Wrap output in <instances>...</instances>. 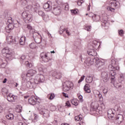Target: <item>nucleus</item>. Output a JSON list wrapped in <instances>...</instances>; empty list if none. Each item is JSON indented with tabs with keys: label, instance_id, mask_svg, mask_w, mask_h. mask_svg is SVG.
Instances as JSON below:
<instances>
[{
	"label": "nucleus",
	"instance_id": "nucleus-1",
	"mask_svg": "<svg viewBox=\"0 0 125 125\" xmlns=\"http://www.w3.org/2000/svg\"><path fill=\"white\" fill-rule=\"evenodd\" d=\"M111 64L108 65V70L110 71L109 74L112 77L111 78V83H113L114 86L117 88L119 87H122V83L121 82L118 83L115 79V76L116 75L115 71H119L120 70V67L117 64V62L114 60H111Z\"/></svg>",
	"mask_w": 125,
	"mask_h": 125
},
{
	"label": "nucleus",
	"instance_id": "nucleus-2",
	"mask_svg": "<svg viewBox=\"0 0 125 125\" xmlns=\"http://www.w3.org/2000/svg\"><path fill=\"white\" fill-rule=\"evenodd\" d=\"M36 83L34 82L33 79L23 78L21 81V87L26 90L27 88L29 89H34L36 87Z\"/></svg>",
	"mask_w": 125,
	"mask_h": 125
},
{
	"label": "nucleus",
	"instance_id": "nucleus-3",
	"mask_svg": "<svg viewBox=\"0 0 125 125\" xmlns=\"http://www.w3.org/2000/svg\"><path fill=\"white\" fill-rule=\"evenodd\" d=\"M26 28L29 30L30 34H32L33 38L36 43H41L42 42V36L40 33L37 32L34 27L31 26V24H27Z\"/></svg>",
	"mask_w": 125,
	"mask_h": 125
},
{
	"label": "nucleus",
	"instance_id": "nucleus-4",
	"mask_svg": "<svg viewBox=\"0 0 125 125\" xmlns=\"http://www.w3.org/2000/svg\"><path fill=\"white\" fill-rule=\"evenodd\" d=\"M94 62H95L97 67H101V66H103L105 64V61L104 60H100L97 57L94 58V59L88 58L85 61V63H86L87 66L93 65Z\"/></svg>",
	"mask_w": 125,
	"mask_h": 125
},
{
	"label": "nucleus",
	"instance_id": "nucleus-5",
	"mask_svg": "<svg viewBox=\"0 0 125 125\" xmlns=\"http://www.w3.org/2000/svg\"><path fill=\"white\" fill-rule=\"evenodd\" d=\"M110 7L107 8V10L110 12H115V8H118L120 6V2L118 0H113L111 1L109 4Z\"/></svg>",
	"mask_w": 125,
	"mask_h": 125
},
{
	"label": "nucleus",
	"instance_id": "nucleus-6",
	"mask_svg": "<svg viewBox=\"0 0 125 125\" xmlns=\"http://www.w3.org/2000/svg\"><path fill=\"white\" fill-rule=\"evenodd\" d=\"M21 16L25 20L26 23H30L33 20V16L29 14L28 11H25L21 14Z\"/></svg>",
	"mask_w": 125,
	"mask_h": 125
},
{
	"label": "nucleus",
	"instance_id": "nucleus-7",
	"mask_svg": "<svg viewBox=\"0 0 125 125\" xmlns=\"http://www.w3.org/2000/svg\"><path fill=\"white\" fill-rule=\"evenodd\" d=\"M45 80V78H44V76L42 74H38L35 76L33 80V82L35 84H39V83H43Z\"/></svg>",
	"mask_w": 125,
	"mask_h": 125
},
{
	"label": "nucleus",
	"instance_id": "nucleus-8",
	"mask_svg": "<svg viewBox=\"0 0 125 125\" xmlns=\"http://www.w3.org/2000/svg\"><path fill=\"white\" fill-rule=\"evenodd\" d=\"M73 83L70 81H66L62 83L63 91H69L73 87Z\"/></svg>",
	"mask_w": 125,
	"mask_h": 125
},
{
	"label": "nucleus",
	"instance_id": "nucleus-9",
	"mask_svg": "<svg viewBox=\"0 0 125 125\" xmlns=\"http://www.w3.org/2000/svg\"><path fill=\"white\" fill-rule=\"evenodd\" d=\"M40 57L43 60V61L45 63L49 62V64L50 66L52 63V59H48L47 57V54L46 53L42 52L40 54Z\"/></svg>",
	"mask_w": 125,
	"mask_h": 125
},
{
	"label": "nucleus",
	"instance_id": "nucleus-10",
	"mask_svg": "<svg viewBox=\"0 0 125 125\" xmlns=\"http://www.w3.org/2000/svg\"><path fill=\"white\" fill-rule=\"evenodd\" d=\"M6 41L9 44H13V43H16V40L15 38L13 37L11 35L9 34L6 37Z\"/></svg>",
	"mask_w": 125,
	"mask_h": 125
},
{
	"label": "nucleus",
	"instance_id": "nucleus-11",
	"mask_svg": "<svg viewBox=\"0 0 125 125\" xmlns=\"http://www.w3.org/2000/svg\"><path fill=\"white\" fill-rule=\"evenodd\" d=\"M102 78L104 83H107L110 80V76L108 75V73L105 71L102 72Z\"/></svg>",
	"mask_w": 125,
	"mask_h": 125
},
{
	"label": "nucleus",
	"instance_id": "nucleus-12",
	"mask_svg": "<svg viewBox=\"0 0 125 125\" xmlns=\"http://www.w3.org/2000/svg\"><path fill=\"white\" fill-rule=\"evenodd\" d=\"M40 114L42 115V118L47 119L49 118V111L47 109H43L40 111Z\"/></svg>",
	"mask_w": 125,
	"mask_h": 125
},
{
	"label": "nucleus",
	"instance_id": "nucleus-13",
	"mask_svg": "<svg viewBox=\"0 0 125 125\" xmlns=\"http://www.w3.org/2000/svg\"><path fill=\"white\" fill-rule=\"evenodd\" d=\"M37 102H38V103H40L38 102V98L35 96L31 97L28 99V103L30 105H36Z\"/></svg>",
	"mask_w": 125,
	"mask_h": 125
},
{
	"label": "nucleus",
	"instance_id": "nucleus-14",
	"mask_svg": "<svg viewBox=\"0 0 125 125\" xmlns=\"http://www.w3.org/2000/svg\"><path fill=\"white\" fill-rule=\"evenodd\" d=\"M17 99V97L12 94H9L7 96V100L9 102H15Z\"/></svg>",
	"mask_w": 125,
	"mask_h": 125
},
{
	"label": "nucleus",
	"instance_id": "nucleus-15",
	"mask_svg": "<svg viewBox=\"0 0 125 125\" xmlns=\"http://www.w3.org/2000/svg\"><path fill=\"white\" fill-rule=\"evenodd\" d=\"M102 22V26L105 27V29L109 28V23L108 22V20L107 19L103 18L101 20Z\"/></svg>",
	"mask_w": 125,
	"mask_h": 125
},
{
	"label": "nucleus",
	"instance_id": "nucleus-16",
	"mask_svg": "<svg viewBox=\"0 0 125 125\" xmlns=\"http://www.w3.org/2000/svg\"><path fill=\"white\" fill-rule=\"evenodd\" d=\"M52 75L54 78L58 79H61V78H62V73L58 71H53Z\"/></svg>",
	"mask_w": 125,
	"mask_h": 125
},
{
	"label": "nucleus",
	"instance_id": "nucleus-17",
	"mask_svg": "<svg viewBox=\"0 0 125 125\" xmlns=\"http://www.w3.org/2000/svg\"><path fill=\"white\" fill-rule=\"evenodd\" d=\"M50 1H47V3L44 4L43 8L46 11H49L51 10V6L50 5Z\"/></svg>",
	"mask_w": 125,
	"mask_h": 125
},
{
	"label": "nucleus",
	"instance_id": "nucleus-18",
	"mask_svg": "<svg viewBox=\"0 0 125 125\" xmlns=\"http://www.w3.org/2000/svg\"><path fill=\"white\" fill-rule=\"evenodd\" d=\"M14 28V25L12 23L9 24L7 27H6V32L7 33H10L12 30Z\"/></svg>",
	"mask_w": 125,
	"mask_h": 125
},
{
	"label": "nucleus",
	"instance_id": "nucleus-19",
	"mask_svg": "<svg viewBox=\"0 0 125 125\" xmlns=\"http://www.w3.org/2000/svg\"><path fill=\"white\" fill-rule=\"evenodd\" d=\"M37 73V71L33 69H30L28 71L27 74H26V77L27 78H29L30 77H33L35 74Z\"/></svg>",
	"mask_w": 125,
	"mask_h": 125
},
{
	"label": "nucleus",
	"instance_id": "nucleus-20",
	"mask_svg": "<svg viewBox=\"0 0 125 125\" xmlns=\"http://www.w3.org/2000/svg\"><path fill=\"white\" fill-rule=\"evenodd\" d=\"M115 115V110L114 109H109L107 111V116L108 118H114Z\"/></svg>",
	"mask_w": 125,
	"mask_h": 125
},
{
	"label": "nucleus",
	"instance_id": "nucleus-21",
	"mask_svg": "<svg viewBox=\"0 0 125 125\" xmlns=\"http://www.w3.org/2000/svg\"><path fill=\"white\" fill-rule=\"evenodd\" d=\"M53 13L56 16L59 15L60 13H61V8H60V7L54 8L53 11Z\"/></svg>",
	"mask_w": 125,
	"mask_h": 125
},
{
	"label": "nucleus",
	"instance_id": "nucleus-22",
	"mask_svg": "<svg viewBox=\"0 0 125 125\" xmlns=\"http://www.w3.org/2000/svg\"><path fill=\"white\" fill-rule=\"evenodd\" d=\"M87 53L88 55H91V56H96L97 55V53L94 49H90L87 51Z\"/></svg>",
	"mask_w": 125,
	"mask_h": 125
},
{
	"label": "nucleus",
	"instance_id": "nucleus-23",
	"mask_svg": "<svg viewBox=\"0 0 125 125\" xmlns=\"http://www.w3.org/2000/svg\"><path fill=\"white\" fill-rule=\"evenodd\" d=\"M116 121L118 124H121L124 121V116L122 114H118L116 117Z\"/></svg>",
	"mask_w": 125,
	"mask_h": 125
},
{
	"label": "nucleus",
	"instance_id": "nucleus-24",
	"mask_svg": "<svg viewBox=\"0 0 125 125\" xmlns=\"http://www.w3.org/2000/svg\"><path fill=\"white\" fill-rule=\"evenodd\" d=\"M10 52H11L10 49H9L8 47H6L2 50V54H3V56L6 55V54L8 53H9Z\"/></svg>",
	"mask_w": 125,
	"mask_h": 125
},
{
	"label": "nucleus",
	"instance_id": "nucleus-25",
	"mask_svg": "<svg viewBox=\"0 0 125 125\" xmlns=\"http://www.w3.org/2000/svg\"><path fill=\"white\" fill-rule=\"evenodd\" d=\"M26 38L25 36H22L20 39V43L21 45H25Z\"/></svg>",
	"mask_w": 125,
	"mask_h": 125
},
{
	"label": "nucleus",
	"instance_id": "nucleus-26",
	"mask_svg": "<svg viewBox=\"0 0 125 125\" xmlns=\"http://www.w3.org/2000/svg\"><path fill=\"white\" fill-rule=\"evenodd\" d=\"M90 85L89 84H86L84 86V89L87 93H90L91 90H90Z\"/></svg>",
	"mask_w": 125,
	"mask_h": 125
},
{
	"label": "nucleus",
	"instance_id": "nucleus-27",
	"mask_svg": "<svg viewBox=\"0 0 125 125\" xmlns=\"http://www.w3.org/2000/svg\"><path fill=\"white\" fill-rule=\"evenodd\" d=\"M12 52H10L8 54H6L5 56H4L8 60H12Z\"/></svg>",
	"mask_w": 125,
	"mask_h": 125
},
{
	"label": "nucleus",
	"instance_id": "nucleus-28",
	"mask_svg": "<svg viewBox=\"0 0 125 125\" xmlns=\"http://www.w3.org/2000/svg\"><path fill=\"white\" fill-rule=\"evenodd\" d=\"M96 94L98 96L100 101H103V97H102V94L100 93V92L97 90L96 91Z\"/></svg>",
	"mask_w": 125,
	"mask_h": 125
},
{
	"label": "nucleus",
	"instance_id": "nucleus-29",
	"mask_svg": "<svg viewBox=\"0 0 125 125\" xmlns=\"http://www.w3.org/2000/svg\"><path fill=\"white\" fill-rule=\"evenodd\" d=\"M92 20L93 21H95V22H98L99 20H100V17L98 15H94L92 17Z\"/></svg>",
	"mask_w": 125,
	"mask_h": 125
},
{
	"label": "nucleus",
	"instance_id": "nucleus-30",
	"mask_svg": "<svg viewBox=\"0 0 125 125\" xmlns=\"http://www.w3.org/2000/svg\"><path fill=\"white\" fill-rule=\"evenodd\" d=\"M63 33H66L68 36H70L71 35V33H70V32L68 31V29H61L60 30V34H63Z\"/></svg>",
	"mask_w": 125,
	"mask_h": 125
},
{
	"label": "nucleus",
	"instance_id": "nucleus-31",
	"mask_svg": "<svg viewBox=\"0 0 125 125\" xmlns=\"http://www.w3.org/2000/svg\"><path fill=\"white\" fill-rule=\"evenodd\" d=\"M85 81L87 83H92V81H93V77L88 76L85 79Z\"/></svg>",
	"mask_w": 125,
	"mask_h": 125
},
{
	"label": "nucleus",
	"instance_id": "nucleus-32",
	"mask_svg": "<svg viewBox=\"0 0 125 125\" xmlns=\"http://www.w3.org/2000/svg\"><path fill=\"white\" fill-rule=\"evenodd\" d=\"M6 118L8 120H12L14 118V115L13 114L10 113L6 115Z\"/></svg>",
	"mask_w": 125,
	"mask_h": 125
},
{
	"label": "nucleus",
	"instance_id": "nucleus-33",
	"mask_svg": "<svg viewBox=\"0 0 125 125\" xmlns=\"http://www.w3.org/2000/svg\"><path fill=\"white\" fill-rule=\"evenodd\" d=\"M1 93L3 95H7L8 94V90L5 88H3L1 89Z\"/></svg>",
	"mask_w": 125,
	"mask_h": 125
},
{
	"label": "nucleus",
	"instance_id": "nucleus-34",
	"mask_svg": "<svg viewBox=\"0 0 125 125\" xmlns=\"http://www.w3.org/2000/svg\"><path fill=\"white\" fill-rule=\"evenodd\" d=\"M114 112H118V113H121L122 112V110H121V107L119 106H117L116 105L115 106V108L114 109Z\"/></svg>",
	"mask_w": 125,
	"mask_h": 125
},
{
	"label": "nucleus",
	"instance_id": "nucleus-35",
	"mask_svg": "<svg viewBox=\"0 0 125 125\" xmlns=\"http://www.w3.org/2000/svg\"><path fill=\"white\" fill-rule=\"evenodd\" d=\"M0 60L1 61L0 62V65L1 67L2 68H5L6 66V62H3V61L2 59H1Z\"/></svg>",
	"mask_w": 125,
	"mask_h": 125
},
{
	"label": "nucleus",
	"instance_id": "nucleus-36",
	"mask_svg": "<svg viewBox=\"0 0 125 125\" xmlns=\"http://www.w3.org/2000/svg\"><path fill=\"white\" fill-rule=\"evenodd\" d=\"M71 102L73 105H74V106H78V105H79V104H78V101L76 99L71 100Z\"/></svg>",
	"mask_w": 125,
	"mask_h": 125
},
{
	"label": "nucleus",
	"instance_id": "nucleus-37",
	"mask_svg": "<svg viewBox=\"0 0 125 125\" xmlns=\"http://www.w3.org/2000/svg\"><path fill=\"white\" fill-rule=\"evenodd\" d=\"M99 109H100V107H97V108L96 109V110L94 111V113H96V114H97V115H98V114H102V110H100Z\"/></svg>",
	"mask_w": 125,
	"mask_h": 125
},
{
	"label": "nucleus",
	"instance_id": "nucleus-38",
	"mask_svg": "<svg viewBox=\"0 0 125 125\" xmlns=\"http://www.w3.org/2000/svg\"><path fill=\"white\" fill-rule=\"evenodd\" d=\"M54 97H55V95L54 94H49L47 95V98L50 100H52V99H54Z\"/></svg>",
	"mask_w": 125,
	"mask_h": 125
},
{
	"label": "nucleus",
	"instance_id": "nucleus-39",
	"mask_svg": "<svg viewBox=\"0 0 125 125\" xmlns=\"http://www.w3.org/2000/svg\"><path fill=\"white\" fill-rule=\"evenodd\" d=\"M125 75L124 74H121L119 78L120 82H123L125 80Z\"/></svg>",
	"mask_w": 125,
	"mask_h": 125
},
{
	"label": "nucleus",
	"instance_id": "nucleus-40",
	"mask_svg": "<svg viewBox=\"0 0 125 125\" xmlns=\"http://www.w3.org/2000/svg\"><path fill=\"white\" fill-rule=\"evenodd\" d=\"M29 47H30L32 49H35L37 46L35 43H31L29 44Z\"/></svg>",
	"mask_w": 125,
	"mask_h": 125
},
{
	"label": "nucleus",
	"instance_id": "nucleus-41",
	"mask_svg": "<svg viewBox=\"0 0 125 125\" xmlns=\"http://www.w3.org/2000/svg\"><path fill=\"white\" fill-rule=\"evenodd\" d=\"M75 121L79 122V121H82L83 118L81 117V116H77L75 117Z\"/></svg>",
	"mask_w": 125,
	"mask_h": 125
},
{
	"label": "nucleus",
	"instance_id": "nucleus-42",
	"mask_svg": "<svg viewBox=\"0 0 125 125\" xmlns=\"http://www.w3.org/2000/svg\"><path fill=\"white\" fill-rule=\"evenodd\" d=\"M25 65L27 67H29V68H31V67H32V63L29 62L28 61H26L25 62Z\"/></svg>",
	"mask_w": 125,
	"mask_h": 125
},
{
	"label": "nucleus",
	"instance_id": "nucleus-43",
	"mask_svg": "<svg viewBox=\"0 0 125 125\" xmlns=\"http://www.w3.org/2000/svg\"><path fill=\"white\" fill-rule=\"evenodd\" d=\"M43 20H44V21H47L49 19L48 15H44V16L42 17Z\"/></svg>",
	"mask_w": 125,
	"mask_h": 125
},
{
	"label": "nucleus",
	"instance_id": "nucleus-44",
	"mask_svg": "<svg viewBox=\"0 0 125 125\" xmlns=\"http://www.w3.org/2000/svg\"><path fill=\"white\" fill-rule=\"evenodd\" d=\"M21 59V63H22V61H24V60L25 59H26V56L25 55H22L21 57L20 58Z\"/></svg>",
	"mask_w": 125,
	"mask_h": 125
},
{
	"label": "nucleus",
	"instance_id": "nucleus-45",
	"mask_svg": "<svg viewBox=\"0 0 125 125\" xmlns=\"http://www.w3.org/2000/svg\"><path fill=\"white\" fill-rule=\"evenodd\" d=\"M85 30L87 31L88 32H90L91 30V26H87L85 27Z\"/></svg>",
	"mask_w": 125,
	"mask_h": 125
},
{
	"label": "nucleus",
	"instance_id": "nucleus-46",
	"mask_svg": "<svg viewBox=\"0 0 125 125\" xmlns=\"http://www.w3.org/2000/svg\"><path fill=\"white\" fill-rule=\"evenodd\" d=\"M83 110L84 113H85L86 114H87V113H88V109H87V107H83Z\"/></svg>",
	"mask_w": 125,
	"mask_h": 125
},
{
	"label": "nucleus",
	"instance_id": "nucleus-47",
	"mask_svg": "<svg viewBox=\"0 0 125 125\" xmlns=\"http://www.w3.org/2000/svg\"><path fill=\"white\" fill-rule=\"evenodd\" d=\"M78 98L79 99V101H80V102L83 103V96L81 95H79L78 96Z\"/></svg>",
	"mask_w": 125,
	"mask_h": 125
},
{
	"label": "nucleus",
	"instance_id": "nucleus-48",
	"mask_svg": "<svg viewBox=\"0 0 125 125\" xmlns=\"http://www.w3.org/2000/svg\"><path fill=\"white\" fill-rule=\"evenodd\" d=\"M118 33H119V34L120 35V36H121V37L124 36V30H119Z\"/></svg>",
	"mask_w": 125,
	"mask_h": 125
},
{
	"label": "nucleus",
	"instance_id": "nucleus-49",
	"mask_svg": "<svg viewBox=\"0 0 125 125\" xmlns=\"http://www.w3.org/2000/svg\"><path fill=\"white\" fill-rule=\"evenodd\" d=\"M38 14L40 16H42V17H43V16H44V13H43L42 11H39L38 12Z\"/></svg>",
	"mask_w": 125,
	"mask_h": 125
},
{
	"label": "nucleus",
	"instance_id": "nucleus-50",
	"mask_svg": "<svg viewBox=\"0 0 125 125\" xmlns=\"http://www.w3.org/2000/svg\"><path fill=\"white\" fill-rule=\"evenodd\" d=\"M84 77H85L84 75L81 77V79L78 81V83H82L83 82V80H84Z\"/></svg>",
	"mask_w": 125,
	"mask_h": 125
},
{
	"label": "nucleus",
	"instance_id": "nucleus-51",
	"mask_svg": "<svg viewBox=\"0 0 125 125\" xmlns=\"http://www.w3.org/2000/svg\"><path fill=\"white\" fill-rule=\"evenodd\" d=\"M34 120H35L36 121H38L39 120V117L38 116V115L36 114H34Z\"/></svg>",
	"mask_w": 125,
	"mask_h": 125
},
{
	"label": "nucleus",
	"instance_id": "nucleus-52",
	"mask_svg": "<svg viewBox=\"0 0 125 125\" xmlns=\"http://www.w3.org/2000/svg\"><path fill=\"white\" fill-rule=\"evenodd\" d=\"M62 96L65 98H68L69 96H68V94L65 93L64 92L62 93Z\"/></svg>",
	"mask_w": 125,
	"mask_h": 125
},
{
	"label": "nucleus",
	"instance_id": "nucleus-53",
	"mask_svg": "<svg viewBox=\"0 0 125 125\" xmlns=\"http://www.w3.org/2000/svg\"><path fill=\"white\" fill-rule=\"evenodd\" d=\"M27 9H29V10H30V9H33V6L31 5H28L27 6H26Z\"/></svg>",
	"mask_w": 125,
	"mask_h": 125
},
{
	"label": "nucleus",
	"instance_id": "nucleus-54",
	"mask_svg": "<svg viewBox=\"0 0 125 125\" xmlns=\"http://www.w3.org/2000/svg\"><path fill=\"white\" fill-rule=\"evenodd\" d=\"M32 9H34L35 10V11H36L38 9V6H37L36 5H33L32 6Z\"/></svg>",
	"mask_w": 125,
	"mask_h": 125
},
{
	"label": "nucleus",
	"instance_id": "nucleus-55",
	"mask_svg": "<svg viewBox=\"0 0 125 125\" xmlns=\"http://www.w3.org/2000/svg\"><path fill=\"white\" fill-rule=\"evenodd\" d=\"M65 106H66V107H71V104H70V102L69 101H67L66 102Z\"/></svg>",
	"mask_w": 125,
	"mask_h": 125
},
{
	"label": "nucleus",
	"instance_id": "nucleus-56",
	"mask_svg": "<svg viewBox=\"0 0 125 125\" xmlns=\"http://www.w3.org/2000/svg\"><path fill=\"white\" fill-rule=\"evenodd\" d=\"M103 92L104 94H107V92H108V89L107 88H104L103 90Z\"/></svg>",
	"mask_w": 125,
	"mask_h": 125
},
{
	"label": "nucleus",
	"instance_id": "nucleus-57",
	"mask_svg": "<svg viewBox=\"0 0 125 125\" xmlns=\"http://www.w3.org/2000/svg\"><path fill=\"white\" fill-rule=\"evenodd\" d=\"M71 12L74 14H77V13H78V11L76 10H71Z\"/></svg>",
	"mask_w": 125,
	"mask_h": 125
},
{
	"label": "nucleus",
	"instance_id": "nucleus-58",
	"mask_svg": "<svg viewBox=\"0 0 125 125\" xmlns=\"http://www.w3.org/2000/svg\"><path fill=\"white\" fill-rule=\"evenodd\" d=\"M65 10H69V5H66L65 6Z\"/></svg>",
	"mask_w": 125,
	"mask_h": 125
},
{
	"label": "nucleus",
	"instance_id": "nucleus-59",
	"mask_svg": "<svg viewBox=\"0 0 125 125\" xmlns=\"http://www.w3.org/2000/svg\"><path fill=\"white\" fill-rule=\"evenodd\" d=\"M19 125H27V124H26V123H23L22 122H20Z\"/></svg>",
	"mask_w": 125,
	"mask_h": 125
},
{
	"label": "nucleus",
	"instance_id": "nucleus-60",
	"mask_svg": "<svg viewBox=\"0 0 125 125\" xmlns=\"http://www.w3.org/2000/svg\"><path fill=\"white\" fill-rule=\"evenodd\" d=\"M6 81H7V79H6V78H5L2 82L3 83H6Z\"/></svg>",
	"mask_w": 125,
	"mask_h": 125
},
{
	"label": "nucleus",
	"instance_id": "nucleus-61",
	"mask_svg": "<svg viewBox=\"0 0 125 125\" xmlns=\"http://www.w3.org/2000/svg\"><path fill=\"white\" fill-rule=\"evenodd\" d=\"M2 112V107L0 105V113H1Z\"/></svg>",
	"mask_w": 125,
	"mask_h": 125
},
{
	"label": "nucleus",
	"instance_id": "nucleus-62",
	"mask_svg": "<svg viewBox=\"0 0 125 125\" xmlns=\"http://www.w3.org/2000/svg\"><path fill=\"white\" fill-rule=\"evenodd\" d=\"M77 4L78 5H82V4L81 3V2H80V1H78V2H77Z\"/></svg>",
	"mask_w": 125,
	"mask_h": 125
},
{
	"label": "nucleus",
	"instance_id": "nucleus-63",
	"mask_svg": "<svg viewBox=\"0 0 125 125\" xmlns=\"http://www.w3.org/2000/svg\"><path fill=\"white\" fill-rule=\"evenodd\" d=\"M79 2L81 3H83V0H79Z\"/></svg>",
	"mask_w": 125,
	"mask_h": 125
},
{
	"label": "nucleus",
	"instance_id": "nucleus-64",
	"mask_svg": "<svg viewBox=\"0 0 125 125\" xmlns=\"http://www.w3.org/2000/svg\"><path fill=\"white\" fill-rule=\"evenodd\" d=\"M38 70L40 71H42L43 69L42 68L38 67Z\"/></svg>",
	"mask_w": 125,
	"mask_h": 125
}]
</instances>
